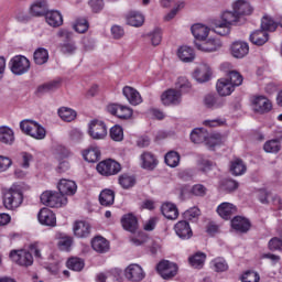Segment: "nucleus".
I'll list each match as a JSON object with an SVG mask.
<instances>
[{"label": "nucleus", "instance_id": "f257e3e1", "mask_svg": "<svg viewBox=\"0 0 282 282\" xmlns=\"http://www.w3.org/2000/svg\"><path fill=\"white\" fill-rule=\"evenodd\" d=\"M25 191H30V186L25 185L24 183L13 184L4 194V208L8 210H14V208H19V206L23 204V193H25Z\"/></svg>", "mask_w": 282, "mask_h": 282}, {"label": "nucleus", "instance_id": "f03ea898", "mask_svg": "<svg viewBox=\"0 0 282 282\" xmlns=\"http://www.w3.org/2000/svg\"><path fill=\"white\" fill-rule=\"evenodd\" d=\"M41 203L50 208H63L67 206V197L61 192L45 191L40 196Z\"/></svg>", "mask_w": 282, "mask_h": 282}, {"label": "nucleus", "instance_id": "7ed1b4c3", "mask_svg": "<svg viewBox=\"0 0 282 282\" xmlns=\"http://www.w3.org/2000/svg\"><path fill=\"white\" fill-rule=\"evenodd\" d=\"M177 270H180L177 264L169 260H162L156 264V272L161 275V279H164V281L175 279V276H177Z\"/></svg>", "mask_w": 282, "mask_h": 282}, {"label": "nucleus", "instance_id": "20e7f679", "mask_svg": "<svg viewBox=\"0 0 282 282\" xmlns=\"http://www.w3.org/2000/svg\"><path fill=\"white\" fill-rule=\"evenodd\" d=\"M11 261L22 268H30L34 263V257L26 250H12L9 254Z\"/></svg>", "mask_w": 282, "mask_h": 282}, {"label": "nucleus", "instance_id": "39448f33", "mask_svg": "<svg viewBox=\"0 0 282 282\" xmlns=\"http://www.w3.org/2000/svg\"><path fill=\"white\" fill-rule=\"evenodd\" d=\"M11 72L15 76H22L30 72V59L23 55H17L11 58Z\"/></svg>", "mask_w": 282, "mask_h": 282}, {"label": "nucleus", "instance_id": "423d86ee", "mask_svg": "<svg viewBox=\"0 0 282 282\" xmlns=\"http://www.w3.org/2000/svg\"><path fill=\"white\" fill-rule=\"evenodd\" d=\"M121 169L120 163L111 159L101 161L97 164L98 173H100V175H106V177H109V175H117V173H120Z\"/></svg>", "mask_w": 282, "mask_h": 282}, {"label": "nucleus", "instance_id": "0eeeda50", "mask_svg": "<svg viewBox=\"0 0 282 282\" xmlns=\"http://www.w3.org/2000/svg\"><path fill=\"white\" fill-rule=\"evenodd\" d=\"M108 113H111V116H116L120 120H129L131 116H133V109L122 106L120 104H109L107 106Z\"/></svg>", "mask_w": 282, "mask_h": 282}, {"label": "nucleus", "instance_id": "6e6552de", "mask_svg": "<svg viewBox=\"0 0 282 282\" xmlns=\"http://www.w3.org/2000/svg\"><path fill=\"white\" fill-rule=\"evenodd\" d=\"M89 135L93 140H105L107 138V126L102 121L94 120L89 126Z\"/></svg>", "mask_w": 282, "mask_h": 282}, {"label": "nucleus", "instance_id": "1a4fd4ad", "mask_svg": "<svg viewBox=\"0 0 282 282\" xmlns=\"http://www.w3.org/2000/svg\"><path fill=\"white\" fill-rule=\"evenodd\" d=\"M221 69L223 72H226V78L234 87H239V85L243 83V76H241L240 72L232 69V65H230V63H224L221 65Z\"/></svg>", "mask_w": 282, "mask_h": 282}, {"label": "nucleus", "instance_id": "9d476101", "mask_svg": "<svg viewBox=\"0 0 282 282\" xmlns=\"http://www.w3.org/2000/svg\"><path fill=\"white\" fill-rule=\"evenodd\" d=\"M161 102L165 107H170V105H180V102H182V93L173 88L167 89L162 93Z\"/></svg>", "mask_w": 282, "mask_h": 282}, {"label": "nucleus", "instance_id": "9b49d317", "mask_svg": "<svg viewBox=\"0 0 282 282\" xmlns=\"http://www.w3.org/2000/svg\"><path fill=\"white\" fill-rule=\"evenodd\" d=\"M37 219L42 226H50L51 228L56 226V214L47 207L40 209Z\"/></svg>", "mask_w": 282, "mask_h": 282}, {"label": "nucleus", "instance_id": "f8f14e48", "mask_svg": "<svg viewBox=\"0 0 282 282\" xmlns=\"http://www.w3.org/2000/svg\"><path fill=\"white\" fill-rule=\"evenodd\" d=\"M230 52L234 58H243L245 56H248V52H250V46L246 42L236 41L231 44Z\"/></svg>", "mask_w": 282, "mask_h": 282}, {"label": "nucleus", "instance_id": "ddd939ff", "mask_svg": "<svg viewBox=\"0 0 282 282\" xmlns=\"http://www.w3.org/2000/svg\"><path fill=\"white\" fill-rule=\"evenodd\" d=\"M75 237H79V239H85L89 235H91V225L85 220H77L73 227Z\"/></svg>", "mask_w": 282, "mask_h": 282}, {"label": "nucleus", "instance_id": "4468645a", "mask_svg": "<svg viewBox=\"0 0 282 282\" xmlns=\"http://www.w3.org/2000/svg\"><path fill=\"white\" fill-rule=\"evenodd\" d=\"M174 230L180 239H191L193 237V229H191V224L186 220L176 223Z\"/></svg>", "mask_w": 282, "mask_h": 282}, {"label": "nucleus", "instance_id": "2eb2a0df", "mask_svg": "<svg viewBox=\"0 0 282 282\" xmlns=\"http://www.w3.org/2000/svg\"><path fill=\"white\" fill-rule=\"evenodd\" d=\"M196 47L200 52H217L221 47V42L216 39L203 40L202 42H196Z\"/></svg>", "mask_w": 282, "mask_h": 282}, {"label": "nucleus", "instance_id": "dca6fc26", "mask_svg": "<svg viewBox=\"0 0 282 282\" xmlns=\"http://www.w3.org/2000/svg\"><path fill=\"white\" fill-rule=\"evenodd\" d=\"M126 278L129 281H142L144 279V271L139 264H130L126 269Z\"/></svg>", "mask_w": 282, "mask_h": 282}, {"label": "nucleus", "instance_id": "f3484780", "mask_svg": "<svg viewBox=\"0 0 282 282\" xmlns=\"http://www.w3.org/2000/svg\"><path fill=\"white\" fill-rule=\"evenodd\" d=\"M217 214L223 219H230L232 215H237V206L232 205V203H223L217 207Z\"/></svg>", "mask_w": 282, "mask_h": 282}, {"label": "nucleus", "instance_id": "a211bd4d", "mask_svg": "<svg viewBox=\"0 0 282 282\" xmlns=\"http://www.w3.org/2000/svg\"><path fill=\"white\" fill-rule=\"evenodd\" d=\"M57 188L65 197V195H75L78 186H76V182L63 178L59 181Z\"/></svg>", "mask_w": 282, "mask_h": 282}, {"label": "nucleus", "instance_id": "6ab92c4d", "mask_svg": "<svg viewBox=\"0 0 282 282\" xmlns=\"http://www.w3.org/2000/svg\"><path fill=\"white\" fill-rule=\"evenodd\" d=\"M121 224L124 228V230H128V232L135 234L138 232V218L133 214L124 215L121 218Z\"/></svg>", "mask_w": 282, "mask_h": 282}, {"label": "nucleus", "instance_id": "aec40b11", "mask_svg": "<svg viewBox=\"0 0 282 282\" xmlns=\"http://www.w3.org/2000/svg\"><path fill=\"white\" fill-rule=\"evenodd\" d=\"M232 9L235 12L238 13L239 18L241 17H248L252 14V7L250 6V2L246 0H238L234 3Z\"/></svg>", "mask_w": 282, "mask_h": 282}, {"label": "nucleus", "instance_id": "412c9836", "mask_svg": "<svg viewBox=\"0 0 282 282\" xmlns=\"http://www.w3.org/2000/svg\"><path fill=\"white\" fill-rule=\"evenodd\" d=\"M31 17H45L47 14V2L45 0H37L30 7Z\"/></svg>", "mask_w": 282, "mask_h": 282}, {"label": "nucleus", "instance_id": "4be33fe9", "mask_svg": "<svg viewBox=\"0 0 282 282\" xmlns=\"http://www.w3.org/2000/svg\"><path fill=\"white\" fill-rule=\"evenodd\" d=\"M91 248L100 254L109 252V240L105 239V237L96 236L91 240Z\"/></svg>", "mask_w": 282, "mask_h": 282}, {"label": "nucleus", "instance_id": "5701e85b", "mask_svg": "<svg viewBox=\"0 0 282 282\" xmlns=\"http://www.w3.org/2000/svg\"><path fill=\"white\" fill-rule=\"evenodd\" d=\"M45 21L51 28H61L63 25V14L58 11H46Z\"/></svg>", "mask_w": 282, "mask_h": 282}, {"label": "nucleus", "instance_id": "b1692460", "mask_svg": "<svg viewBox=\"0 0 282 282\" xmlns=\"http://www.w3.org/2000/svg\"><path fill=\"white\" fill-rule=\"evenodd\" d=\"M216 89L219 96H230L235 91V86L228 82V78H220L216 84Z\"/></svg>", "mask_w": 282, "mask_h": 282}, {"label": "nucleus", "instance_id": "393cba45", "mask_svg": "<svg viewBox=\"0 0 282 282\" xmlns=\"http://www.w3.org/2000/svg\"><path fill=\"white\" fill-rule=\"evenodd\" d=\"M123 96H126L127 100L130 102V105H140L142 102V96H140V93L135 90V88L131 86L123 87Z\"/></svg>", "mask_w": 282, "mask_h": 282}, {"label": "nucleus", "instance_id": "a878e982", "mask_svg": "<svg viewBox=\"0 0 282 282\" xmlns=\"http://www.w3.org/2000/svg\"><path fill=\"white\" fill-rule=\"evenodd\" d=\"M128 25L132 28H142L144 25V15L138 11H130L126 15Z\"/></svg>", "mask_w": 282, "mask_h": 282}, {"label": "nucleus", "instance_id": "bb28decb", "mask_svg": "<svg viewBox=\"0 0 282 282\" xmlns=\"http://www.w3.org/2000/svg\"><path fill=\"white\" fill-rule=\"evenodd\" d=\"M270 35L264 30H256L250 34V41L253 45H258L261 47V45H265V42L269 41Z\"/></svg>", "mask_w": 282, "mask_h": 282}, {"label": "nucleus", "instance_id": "cd10ccee", "mask_svg": "<svg viewBox=\"0 0 282 282\" xmlns=\"http://www.w3.org/2000/svg\"><path fill=\"white\" fill-rule=\"evenodd\" d=\"M231 226L234 230H237L238 232H248V230H250V220L241 216H236L231 220Z\"/></svg>", "mask_w": 282, "mask_h": 282}, {"label": "nucleus", "instance_id": "c85d7f7f", "mask_svg": "<svg viewBox=\"0 0 282 282\" xmlns=\"http://www.w3.org/2000/svg\"><path fill=\"white\" fill-rule=\"evenodd\" d=\"M253 105L256 107V111H259L260 113H265L272 109V102H270V99L264 96L256 97L253 99Z\"/></svg>", "mask_w": 282, "mask_h": 282}, {"label": "nucleus", "instance_id": "c756f323", "mask_svg": "<svg viewBox=\"0 0 282 282\" xmlns=\"http://www.w3.org/2000/svg\"><path fill=\"white\" fill-rule=\"evenodd\" d=\"M161 213L166 217V219L175 220L180 217V210L177 206L173 203H164L161 207Z\"/></svg>", "mask_w": 282, "mask_h": 282}, {"label": "nucleus", "instance_id": "7c9ffc66", "mask_svg": "<svg viewBox=\"0 0 282 282\" xmlns=\"http://www.w3.org/2000/svg\"><path fill=\"white\" fill-rule=\"evenodd\" d=\"M0 142L9 147L14 144V130L6 126L0 127Z\"/></svg>", "mask_w": 282, "mask_h": 282}, {"label": "nucleus", "instance_id": "2f4dec72", "mask_svg": "<svg viewBox=\"0 0 282 282\" xmlns=\"http://www.w3.org/2000/svg\"><path fill=\"white\" fill-rule=\"evenodd\" d=\"M83 158L86 162H98V160H100V149L96 145H91L83 151Z\"/></svg>", "mask_w": 282, "mask_h": 282}, {"label": "nucleus", "instance_id": "473e14b6", "mask_svg": "<svg viewBox=\"0 0 282 282\" xmlns=\"http://www.w3.org/2000/svg\"><path fill=\"white\" fill-rule=\"evenodd\" d=\"M194 78L198 80V83H206L210 79V66L203 64L200 65L194 73Z\"/></svg>", "mask_w": 282, "mask_h": 282}, {"label": "nucleus", "instance_id": "72a5a7b5", "mask_svg": "<svg viewBox=\"0 0 282 282\" xmlns=\"http://www.w3.org/2000/svg\"><path fill=\"white\" fill-rule=\"evenodd\" d=\"M142 167L153 171L158 166V159L151 152H144L141 154Z\"/></svg>", "mask_w": 282, "mask_h": 282}, {"label": "nucleus", "instance_id": "f704fd0d", "mask_svg": "<svg viewBox=\"0 0 282 282\" xmlns=\"http://www.w3.org/2000/svg\"><path fill=\"white\" fill-rule=\"evenodd\" d=\"M188 263L192 268L196 270H202L204 268V263H206V253L196 252L194 256L188 258Z\"/></svg>", "mask_w": 282, "mask_h": 282}, {"label": "nucleus", "instance_id": "c9c22d12", "mask_svg": "<svg viewBox=\"0 0 282 282\" xmlns=\"http://www.w3.org/2000/svg\"><path fill=\"white\" fill-rule=\"evenodd\" d=\"M116 202V193L111 189H104L99 195V204L101 206H113Z\"/></svg>", "mask_w": 282, "mask_h": 282}, {"label": "nucleus", "instance_id": "e433bc0d", "mask_svg": "<svg viewBox=\"0 0 282 282\" xmlns=\"http://www.w3.org/2000/svg\"><path fill=\"white\" fill-rule=\"evenodd\" d=\"M208 32H210V29L208 26L203 24H194L192 26V34L197 39V41H204L206 36H208Z\"/></svg>", "mask_w": 282, "mask_h": 282}, {"label": "nucleus", "instance_id": "4c0bfd02", "mask_svg": "<svg viewBox=\"0 0 282 282\" xmlns=\"http://www.w3.org/2000/svg\"><path fill=\"white\" fill-rule=\"evenodd\" d=\"M221 21L225 22L226 25H237L241 21L238 12L235 11H225L221 15Z\"/></svg>", "mask_w": 282, "mask_h": 282}, {"label": "nucleus", "instance_id": "58836bf2", "mask_svg": "<svg viewBox=\"0 0 282 282\" xmlns=\"http://www.w3.org/2000/svg\"><path fill=\"white\" fill-rule=\"evenodd\" d=\"M61 80L54 79L48 83H45L37 87V94H47L50 91H56V89L61 88Z\"/></svg>", "mask_w": 282, "mask_h": 282}, {"label": "nucleus", "instance_id": "ea45409f", "mask_svg": "<svg viewBox=\"0 0 282 282\" xmlns=\"http://www.w3.org/2000/svg\"><path fill=\"white\" fill-rule=\"evenodd\" d=\"M213 31L219 36H228V34H230V24H226L224 20H216Z\"/></svg>", "mask_w": 282, "mask_h": 282}, {"label": "nucleus", "instance_id": "a19ab883", "mask_svg": "<svg viewBox=\"0 0 282 282\" xmlns=\"http://www.w3.org/2000/svg\"><path fill=\"white\" fill-rule=\"evenodd\" d=\"M177 55L183 63H191V61L195 58V52L188 46H182L178 48Z\"/></svg>", "mask_w": 282, "mask_h": 282}, {"label": "nucleus", "instance_id": "79ce46f5", "mask_svg": "<svg viewBox=\"0 0 282 282\" xmlns=\"http://www.w3.org/2000/svg\"><path fill=\"white\" fill-rule=\"evenodd\" d=\"M58 116L64 122H74L76 120V112L72 108L62 107L58 109Z\"/></svg>", "mask_w": 282, "mask_h": 282}, {"label": "nucleus", "instance_id": "37998d69", "mask_svg": "<svg viewBox=\"0 0 282 282\" xmlns=\"http://www.w3.org/2000/svg\"><path fill=\"white\" fill-rule=\"evenodd\" d=\"M36 65H45L50 59V53L45 48H37L33 55Z\"/></svg>", "mask_w": 282, "mask_h": 282}, {"label": "nucleus", "instance_id": "c03bdc74", "mask_svg": "<svg viewBox=\"0 0 282 282\" xmlns=\"http://www.w3.org/2000/svg\"><path fill=\"white\" fill-rule=\"evenodd\" d=\"M207 132L204 129H195L191 133V140L194 144H202L206 142Z\"/></svg>", "mask_w": 282, "mask_h": 282}, {"label": "nucleus", "instance_id": "a18cd8bd", "mask_svg": "<svg viewBox=\"0 0 282 282\" xmlns=\"http://www.w3.org/2000/svg\"><path fill=\"white\" fill-rule=\"evenodd\" d=\"M220 191H226L227 193H232L239 188V183L235 180L225 178L220 182Z\"/></svg>", "mask_w": 282, "mask_h": 282}, {"label": "nucleus", "instance_id": "49530a36", "mask_svg": "<svg viewBox=\"0 0 282 282\" xmlns=\"http://www.w3.org/2000/svg\"><path fill=\"white\" fill-rule=\"evenodd\" d=\"M230 171L232 175H243L246 173V164L241 159H236L231 162Z\"/></svg>", "mask_w": 282, "mask_h": 282}, {"label": "nucleus", "instance_id": "de8ad7c7", "mask_svg": "<svg viewBox=\"0 0 282 282\" xmlns=\"http://www.w3.org/2000/svg\"><path fill=\"white\" fill-rule=\"evenodd\" d=\"M279 28V24L272 20V18L264 15L261 22V30L264 32H274Z\"/></svg>", "mask_w": 282, "mask_h": 282}, {"label": "nucleus", "instance_id": "09e8293b", "mask_svg": "<svg viewBox=\"0 0 282 282\" xmlns=\"http://www.w3.org/2000/svg\"><path fill=\"white\" fill-rule=\"evenodd\" d=\"M165 164L172 169H175V166L180 164V153L175 151L167 152L165 154Z\"/></svg>", "mask_w": 282, "mask_h": 282}, {"label": "nucleus", "instance_id": "8fccbe9b", "mask_svg": "<svg viewBox=\"0 0 282 282\" xmlns=\"http://www.w3.org/2000/svg\"><path fill=\"white\" fill-rule=\"evenodd\" d=\"M263 149L265 153H279L281 151V143L279 140L272 139L264 143Z\"/></svg>", "mask_w": 282, "mask_h": 282}, {"label": "nucleus", "instance_id": "3c124183", "mask_svg": "<svg viewBox=\"0 0 282 282\" xmlns=\"http://www.w3.org/2000/svg\"><path fill=\"white\" fill-rule=\"evenodd\" d=\"M67 268L69 270H74V272H80V270L85 268V261H83L80 258H70L67 261Z\"/></svg>", "mask_w": 282, "mask_h": 282}, {"label": "nucleus", "instance_id": "603ef678", "mask_svg": "<svg viewBox=\"0 0 282 282\" xmlns=\"http://www.w3.org/2000/svg\"><path fill=\"white\" fill-rule=\"evenodd\" d=\"M75 32H78L79 34H85L87 30H89V21L85 18H79L76 20L74 24Z\"/></svg>", "mask_w": 282, "mask_h": 282}, {"label": "nucleus", "instance_id": "864d4df0", "mask_svg": "<svg viewBox=\"0 0 282 282\" xmlns=\"http://www.w3.org/2000/svg\"><path fill=\"white\" fill-rule=\"evenodd\" d=\"M110 138L115 142H122L124 140V131L122 130V127L115 126L110 129Z\"/></svg>", "mask_w": 282, "mask_h": 282}, {"label": "nucleus", "instance_id": "5fc2aeb1", "mask_svg": "<svg viewBox=\"0 0 282 282\" xmlns=\"http://www.w3.org/2000/svg\"><path fill=\"white\" fill-rule=\"evenodd\" d=\"M175 85H176V89H180L181 94H182V91L184 94L191 91V87H193L191 85V82H188V79L186 77H178Z\"/></svg>", "mask_w": 282, "mask_h": 282}, {"label": "nucleus", "instance_id": "6e6d98bb", "mask_svg": "<svg viewBox=\"0 0 282 282\" xmlns=\"http://www.w3.org/2000/svg\"><path fill=\"white\" fill-rule=\"evenodd\" d=\"M205 144L209 149H214V147H218V144H221V134L214 133V134H210L209 137L207 135L205 140Z\"/></svg>", "mask_w": 282, "mask_h": 282}, {"label": "nucleus", "instance_id": "4d7b16f0", "mask_svg": "<svg viewBox=\"0 0 282 282\" xmlns=\"http://www.w3.org/2000/svg\"><path fill=\"white\" fill-rule=\"evenodd\" d=\"M29 135H31V138H35V140H43V138H45V128L35 122V126H33Z\"/></svg>", "mask_w": 282, "mask_h": 282}, {"label": "nucleus", "instance_id": "13d9d810", "mask_svg": "<svg viewBox=\"0 0 282 282\" xmlns=\"http://www.w3.org/2000/svg\"><path fill=\"white\" fill-rule=\"evenodd\" d=\"M119 184L122 186V188H131V186L135 185V178L133 176L123 174L119 176Z\"/></svg>", "mask_w": 282, "mask_h": 282}, {"label": "nucleus", "instance_id": "bf43d9fd", "mask_svg": "<svg viewBox=\"0 0 282 282\" xmlns=\"http://www.w3.org/2000/svg\"><path fill=\"white\" fill-rule=\"evenodd\" d=\"M199 215H202V210H199L198 207H192L183 214V217L187 219V221H193V219H198Z\"/></svg>", "mask_w": 282, "mask_h": 282}, {"label": "nucleus", "instance_id": "052dcab7", "mask_svg": "<svg viewBox=\"0 0 282 282\" xmlns=\"http://www.w3.org/2000/svg\"><path fill=\"white\" fill-rule=\"evenodd\" d=\"M74 243V238L69 237V236H64L61 237L57 246L59 248V250H69V248H72V245Z\"/></svg>", "mask_w": 282, "mask_h": 282}, {"label": "nucleus", "instance_id": "680f3d73", "mask_svg": "<svg viewBox=\"0 0 282 282\" xmlns=\"http://www.w3.org/2000/svg\"><path fill=\"white\" fill-rule=\"evenodd\" d=\"M35 124H36V121L26 119V120H23L22 122H20V129L23 133H25L26 135H30V133H32V129Z\"/></svg>", "mask_w": 282, "mask_h": 282}, {"label": "nucleus", "instance_id": "e2e57ef3", "mask_svg": "<svg viewBox=\"0 0 282 282\" xmlns=\"http://www.w3.org/2000/svg\"><path fill=\"white\" fill-rule=\"evenodd\" d=\"M260 279L259 273L254 271H247L241 276L242 282H258Z\"/></svg>", "mask_w": 282, "mask_h": 282}, {"label": "nucleus", "instance_id": "0e129e2a", "mask_svg": "<svg viewBox=\"0 0 282 282\" xmlns=\"http://www.w3.org/2000/svg\"><path fill=\"white\" fill-rule=\"evenodd\" d=\"M151 44L156 47V45H160L162 43V30L155 29L150 34Z\"/></svg>", "mask_w": 282, "mask_h": 282}, {"label": "nucleus", "instance_id": "69168bd1", "mask_svg": "<svg viewBox=\"0 0 282 282\" xmlns=\"http://www.w3.org/2000/svg\"><path fill=\"white\" fill-rule=\"evenodd\" d=\"M214 268L216 272H226L228 270V263L224 258H217L214 260Z\"/></svg>", "mask_w": 282, "mask_h": 282}, {"label": "nucleus", "instance_id": "338daca9", "mask_svg": "<svg viewBox=\"0 0 282 282\" xmlns=\"http://www.w3.org/2000/svg\"><path fill=\"white\" fill-rule=\"evenodd\" d=\"M88 6L91 8V11L95 14H98L105 8V1L104 0H89Z\"/></svg>", "mask_w": 282, "mask_h": 282}, {"label": "nucleus", "instance_id": "774afa93", "mask_svg": "<svg viewBox=\"0 0 282 282\" xmlns=\"http://www.w3.org/2000/svg\"><path fill=\"white\" fill-rule=\"evenodd\" d=\"M269 249L282 250V239L274 237L269 241Z\"/></svg>", "mask_w": 282, "mask_h": 282}]
</instances>
